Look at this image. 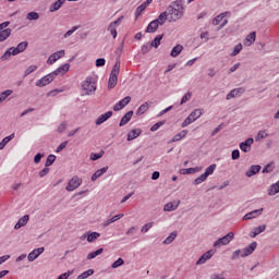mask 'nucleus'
Segmentation results:
<instances>
[{"instance_id":"obj_1","label":"nucleus","mask_w":279,"mask_h":279,"mask_svg":"<svg viewBox=\"0 0 279 279\" xmlns=\"http://www.w3.org/2000/svg\"><path fill=\"white\" fill-rule=\"evenodd\" d=\"M166 12L168 13L170 21H180V19L184 16V7L180 1H174L170 3Z\"/></svg>"},{"instance_id":"obj_2","label":"nucleus","mask_w":279,"mask_h":279,"mask_svg":"<svg viewBox=\"0 0 279 279\" xmlns=\"http://www.w3.org/2000/svg\"><path fill=\"white\" fill-rule=\"evenodd\" d=\"M119 73H121V61H117L111 70L109 81H108V88L112 90L117 83L119 82Z\"/></svg>"},{"instance_id":"obj_3","label":"nucleus","mask_w":279,"mask_h":279,"mask_svg":"<svg viewBox=\"0 0 279 279\" xmlns=\"http://www.w3.org/2000/svg\"><path fill=\"white\" fill-rule=\"evenodd\" d=\"M27 49V41H22L17 45V47L9 48L4 54L2 56V60H8L10 56H19V53H23Z\"/></svg>"},{"instance_id":"obj_4","label":"nucleus","mask_w":279,"mask_h":279,"mask_svg":"<svg viewBox=\"0 0 279 279\" xmlns=\"http://www.w3.org/2000/svg\"><path fill=\"white\" fill-rule=\"evenodd\" d=\"M82 88L85 95H93L97 90V83L95 82V78L92 76H88L83 83Z\"/></svg>"},{"instance_id":"obj_5","label":"nucleus","mask_w":279,"mask_h":279,"mask_svg":"<svg viewBox=\"0 0 279 279\" xmlns=\"http://www.w3.org/2000/svg\"><path fill=\"white\" fill-rule=\"evenodd\" d=\"M234 240V232H229L227 235L218 239L214 243V247H221V245H230V243Z\"/></svg>"},{"instance_id":"obj_6","label":"nucleus","mask_w":279,"mask_h":279,"mask_svg":"<svg viewBox=\"0 0 279 279\" xmlns=\"http://www.w3.org/2000/svg\"><path fill=\"white\" fill-rule=\"evenodd\" d=\"M53 80H56V76L52 73H49L45 76H43L41 78L37 80L36 82V86L38 88H43V86H49V84H51V82H53Z\"/></svg>"},{"instance_id":"obj_7","label":"nucleus","mask_w":279,"mask_h":279,"mask_svg":"<svg viewBox=\"0 0 279 279\" xmlns=\"http://www.w3.org/2000/svg\"><path fill=\"white\" fill-rule=\"evenodd\" d=\"M80 186H82V179H80L78 177H73L66 187L65 191H68L69 193L75 191V189H80Z\"/></svg>"},{"instance_id":"obj_8","label":"nucleus","mask_w":279,"mask_h":279,"mask_svg":"<svg viewBox=\"0 0 279 279\" xmlns=\"http://www.w3.org/2000/svg\"><path fill=\"white\" fill-rule=\"evenodd\" d=\"M121 21H123V16H120L118 20L111 22L107 28V32H109L112 36V38H117L118 33H117V27L121 25Z\"/></svg>"},{"instance_id":"obj_9","label":"nucleus","mask_w":279,"mask_h":279,"mask_svg":"<svg viewBox=\"0 0 279 279\" xmlns=\"http://www.w3.org/2000/svg\"><path fill=\"white\" fill-rule=\"evenodd\" d=\"M226 16H230V12H225V13H221L218 16H216L213 20V25H219V23H221V21H222V23L220 24V29L222 27H226V25H228V20H223V19H226Z\"/></svg>"},{"instance_id":"obj_10","label":"nucleus","mask_w":279,"mask_h":279,"mask_svg":"<svg viewBox=\"0 0 279 279\" xmlns=\"http://www.w3.org/2000/svg\"><path fill=\"white\" fill-rule=\"evenodd\" d=\"M65 51L64 50H59L57 52H53L52 54L49 56L47 60V64H54V62H58L60 58H64Z\"/></svg>"},{"instance_id":"obj_11","label":"nucleus","mask_w":279,"mask_h":279,"mask_svg":"<svg viewBox=\"0 0 279 279\" xmlns=\"http://www.w3.org/2000/svg\"><path fill=\"white\" fill-rule=\"evenodd\" d=\"M131 101H132V97L130 96L124 97L113 106L114 112H119V110H123V108H125V106H128V104H130Z\"/></svg>"},{"instance_id":"obj_12","label":"nucleus","mask_w":279,"mask_h":279,"mask_svg":"<svg viewBox=\"0 0 279 279\" xmlns=\"http://www.w3.org/2000/svg\"><path fill=\"white\" fill-rule=\"evenodd\" d=\"M257 246L258 244L256 242H252L248 246L242 250L241 257L245 258V256L254 254V251L256 250Z\"/></svg>"},{"instance_id":"obj_13","label":"nucleus","mask_w":279,"mask_h":279,"mask_svg":"<svg viewBox=\"0 0 279 279\" xmlns=\"http://www.w3.org/2000/svg\"><path fill=\"white\" fill-rule=\"evenodd\" d=\"M252 145H254V138L250 137L240 144V149L244 151V154H247V151H251Z\"/></svg>"},{"instance_id":"obj_14","label":"nucleus","mask_w":279,"mask_h":279,"mask_svg":"<svg viewBox=\"0 0 279 279\" xmlns=\"http://www.w3.org/2000/svg\"><path fill=\"white\" fill-rule=\"evenodd\" d=\"M44 252H45V247H39V248L33 250V251L28 254V260H29V263H34V260H36V258H38V256H40V254H43Z\"/></svg>"},{"instance_id":"obj_15","label":"nucleus","mask_w":279,"mask_h":279,"mask_svg":"<svg viewBox=\"0 0 279 279\" xmlns=\"http://www.w3.org/2000/svg\"><path fill=\"white\" fill-rule=\"evenodd\" d=\"M69 69H71V64L65 63L59 66L56 71H53L52 74L54 75V77L57 75H65V73H69Z\"/></svg>"},{"instance_id":"obj_16","label":"nucleus","mask_w":279,"mask_h":279,"mask_svg":"<svg viewBox=\"0 0 279 279\" xmlns=\"http://www.w3.org/2000/svg\"><path fill=\"white\" fill-rule=\"evenodd\" d=\"M260 215H263V208L259 209H255L253 211L247 213L243 219L245 221L250 220V219H256V217H260Z\"/></svg>"},{"instance_id":"obj_17","label":"nucleus","mask_w":279,"mask_h":279,"mask_svg":"<svg viewBox=\"0 0 279 279\" xmlns=\"http://www.w3.org/2000/svg\"><path fill=\"white\" fill-rule=\"evenodd\" d=\"M132 117H134V111H128L120 120L119 126L123 128V125H128L132 121Z\"/></svg>"},{"instance_id":"obj_18","label":"nucleus","mask_w":279,"mask_h":279,"mask_svg":"<svg viewBox=\"0 0 279 279\" xmlns=\"http://www.w3.org/2000/svg\"><path fill=\"white\" fill-rule=\"evenodd\" d=\"M243 93H245V88L240 87V88H234L232 89L228 95H227V99H234V97H239L240 95H243Z\"/></svg>"},{"instance_id":"obj_19","label":"nucleus","mask_w":279,"mask_h":279,"mask_svg":"<svg viewBox=\"0 0 279 279\" xmlns=\"http://www.w3.org/2000/svg\"><path fill=\"white\" fill-rule=\"evenodd\" d=\"M112 117V111H107L106 113L100 114L96 120V125H101L102 123H106L108 119Z\"/></svg>"},{"instance_id":"obj_20","label":"nucleus","mask_w":279,"mask_h":279,"mask_svg":"<svg viewBox=\"0 0 279 279\" xmlns=\"http://www.w3.org/2000/svg\"><path fill=\"white\" fill-rule=\"evenodd\" d=\"M154 0H146L144 3H142L140 7H137L136 11H135V16L136 19H138V16H141V14H143V12H145V9L151 4Z\"/></svg>"},{"instance_id":"obj_21","label":"nucleus","mask_w":279,"mask_h":279,"mask_svg":"<svg viewBox=\"0 0 279 279\" xmlns=\"http://www.w3.org/2000/svg\"><path fill=\"white\" fill-rule=\"evenodd\" d=\"M28 221H29V215L23 216L22 218L19 219V221L14 226L15 230H21V228L27 226Z\"/></svg>"},{"instance_id":"obj_22","label":"nucleus","mask_w":279,"mask_h":279,"mask_svg":"<svg viewBox=\"0 0 279 279\" xmlns=\"http://www.w3.org/2000/svg\"><path fill=\"white\" fill-rule=\"evenodd\" d=\"M178 206H180V201H174V202H171V203H167L163 207V210L166 213H171L173 210H177Z\"/></svg>"},{"instance_id":"obj_23","label":"nucleus","mask_w":279,"mask_h":279,"mask_svg":"<svg viewBox=\"0 0 279 279\" xmlns=\"http://www.w3.org/2000/svg\"><path fill=\"white\" fill-rule=\"evenodd\" d=\"M158 27H160V24H159L156 20H154V21H151V22L148 24V26H147V28H146V33H147V34H154V32H157V31H158Z\"/></svg>"},{"instance_id":"obj_24","label":"nucleus","mask_w":279,"mask_h":279,"mask_svg":"<svg viewBox=\"0 0 279 279\" xmlns=\"http://www.w3.org/2000/svg\"><path fill=\"white\" fill-rule=\"evenodd\" d=\"M259 171H260L259 165L251 166V168L246 171L245 175L246 178H252L253 175H256V173H259Z\"/></svg>"},{"instance_id":"obj_25","label":"nucleus","mask_w":279,"mask_h":279,"mask_svg":"<svg viewBox=\"0 0 279 279\" xmlns=\"http://www.w3.org/2000/svg\"><path fill=\"white\" fill-rule=\"evenodd\" d=\"M266 228L267 227L265 225L254 228L253 231L250 233L251 239H256V236H258V234H262V232L266 230Z\"/></svg>"},{"instance_id":"obj_26","label":"nucleus","mask_w":279,"mask_h":279,"mask_svg":"<svg viewBox=\"0 0 279 279\" xmlns=\"http://www.w3.org/2000/svg\"><path fill=\"white\" fill-rule=\"evenodd\" d=\"M66 3V0H58L50 5V12H58Z\"/></svg>"},{"instance_id":"obj_27","label":"nucleus","mask_w":279,"mask_h":279,"mask_svg":"<svg viewBox=\"0 0 279 279\" xmlns=\"http://www.w3.org/2000/svg\"><path fill=\"white\" fill-rule=\"evenodd\" d=\"M256 41V32H252L247 35V37L244 40V45L246 47H250L253 43Z\"/></svg>"},{"instance_id":"obj_28","label":"nucleus","mask_w":279,"mask_h":279,"mask_svg":"<svg viewBox=\"0 0 279 279\" xmlns=\"http://www.w3.org/2000/svg\"><path fill=\"white\" fill-rule=\"evenodd\" d=\"M108 171V167H104L99 170H97L93 175H92V182L97 181V179L101 178V175H104V173H106Z\"/></svg>"},{"instance_id":"obj_29","label":"nucleus","mask_w":279,"mask_h":279,"mask_svg":"<svg viewBox=\"0 0 279 279\" xmlns=\"http://www.w3.org/2000/svg\"><path fill=\"white\" fill-rule=\"evenodd\" d=\"M141 129L131 130L128 134V141H134V138H138L141 136Z\"/></svg>"},{"instance_id":"obj_30","label":"nucleus","mask_w":279,"mask_h":279,"mask_svg":"<svg viewBox=\"0 0 279 279\" xmlns=\"http://www.w3.org/2000/svg\"><path fill=\"white\" fill-rule=\"evenodd\" d=\"M9 36H12V29L5 28L3 31H0V43L8 40Z\"/></svg>"},{"instance_id":"obj_31","label":"nucleus","mask_w":279,"mask_h":279,"mask_svg":"<svg viewBox=\"0 0 279 279\" xmlns=\"http://www.w3.org/2000/svg\"><path fill=\"white\" fill-rule=\"evenodd\" d=\"M183 49L184 47L182 45H177L170 52L171 58H178V56L182 53Z\"/></svg>"},{"instance_id":"obj_32","label":"nucleus","mask_w":279,"mask_h":279,"mask_svg":"<svg viewBox=\"0 0 279 279\" xmlns=\"http://www.w3.org/2000/svg\"><path fill=\"white\" fill-rule=\"evenodd\" d=\"M169 16V13H167V11L162 12L161 14H159L158 19H156L155 21L159 24V25H165V23L167 22V17Z\"/></svg>"},{"instance_id":"obj_33","label":"nucleus","mask_w":279,"mask_h":279,"mask_svg":"<svg viewBox=\"0 0 279 279\" xmlns=\"http://www.w3.org/2000/svg\"><path fill=\"white\" fill-rule=\"evenodd\" d=\"M147 110H149V104L148 102H144L143 105H141L136 111V114L138 117H141V114H145V112H147Z\"/></svg>"},{"instance_id":"obj_34","label":"nucleus","mask_w":279,"mask_h":279,"mask_svg":"<svg viewBox=\"0 0 279 279\" xmlns=\"http://www.w3.org/2000/svg\"><path fill=\"white\" fill-rule=\"evenodd\" d=\"M187 134H189V131L186 130L181 131L180 133L173 136L172 143H178V141H182V138H184Z\"/></svg>"},{"instance_id":"obj_35","label":"nucleus","mask_w":279,"mask_h":279,"mask_svg":"<svg viewBox=\"0 0 279 279\" xmlns=\"http://www.w3.org/2000/svg\"><path fill=\"white\" fill-rule=\"evenodd\" d=\"M276 193H279V181L268 189V195L274 196Z\"/></svg>"},{"instance_id":"obj_36","label":"nucleus","mask_w":279,"mask_h":279,"mask_svg":"<svg viewBox=\"0 0 279 279\" xmlns=\"http://www.w3.org/2000/svg\"><path fill=\"white\" fill-rule=\"evenodd\" d=\"M104 254V248H98L95 252H92L87 255V260H93V258H97V256Z\"/></svg>"},{"instance_id":"obj_37","label":"nucleus","mask_w":279,"mask_h":279,"mask_svg":"<svg viewBox=\"0 0 279 279\" xmlns=\"http://www.w3.org/2000/svg\"><path fill=\"white\" fill-rule=\"evenodd\" d=\"M162 38H163V35H158L157 37H155V39L150 44V47H155V49H158V47H160V43Z\"/></svg>"},{"instance_id":"obj_38","label":"nucleus","mask_w":279,"mask_h":279,"mask_svg":"<svg viewBox=\"0 0 279 279\" xmlns=\"http://www.w3.org/2000/svg\"><path fill=\"white\" fill-rule=\"evenodd\" d=\"M99 236H101V234L99 232H92L88 233L87 235V242L88 243H93V241H97V239H99Z\"/></svg>"},{"instance_id":"obj_39","label":"nucleus","mask_w":279,"mask_h":279,"mask_svg":"<svg viewBox=\"0 0 279 279\" xmlns=\"http://www.w3.org/2000/svg\"><path fill=\"white\" fill-rule=\"evenodd\" d=\"M10 95H12V89H7L2 92L0 94V104H3V101H5L10 97Z\"/></svg>"},{"instance_id":"obj_40","label":"nucleus","mask_w":279,"mask_h":279,"mask_svg":"<svg viewBox=\"0 0 279 279\" xmlns=\"http://www.w3.org/2000/svg\"><path fill=\"white\" fill-rule=\"evenodd\" d=\"M269 136V133H267V130H262L257 133L255 141H264V138H267Z\"/></svg>"},{"instance_id":"obj_41","label":"nucleus","mask_w":279,"mask_h":279,"mask_svg":"<svg viewBox=\"0 0 279 279\" xmlns=\"http://www.w3.org/2000/svg\"><path fill=\"white\" fill-rule=\"evenodd\" d=\"M203 112L202 109H195L194 111H192L190 113V117L194 120L197 121L199 119V117H202Z\"/></svg>"},{"instance_id":"obj_42","label":"nucleus","mask_w":279,"mask_h":279,"mask_svg":"<svg viewBox=\"0 0 279 279\" xmlns=\"http://www.w3.org/2000/svg\"><path fill=\"white\" fill-rule=\"evenodd\" d=\"M175 236H178L177 232L170 233V235L168 238H166L163 241L165 245H169V244L173 243V241H175Z\"/></svg>"},{"instance_id":"obj_43","label":"nucleus","mask_w":279,"mask_h":279,"mask_svg":"<svg viewBox=\"0 0 279 279\" xmlns=\"http://www.w3.org/2000/svg\"><path fill=\"white\" fill-rule=\"evenodd\" d=\"M93 274H95L94 269H88L86 271H84L83 274L77 276V279H86L89 278V276H93Z\"/></svg>"},{"instance_id":"obj_44","label":"nucleus","mask_w":279,"mask_h":279,"mask_svg":"<svg viewBox=\"0 0 279 279\" xmlns=\"http://www.w3.org/2000/svg\"><path fill=\"white\" fill-rule=\"evenodd\" d=\"M215 169H217V165H210L209 167L206 168L204 173L208 178V175H213V173H215Z\"/></svg>"},{"instance_id":"obj_45","label":"nucleus","mask_w":279,"mask_h":279,"mask_svg":"<svg viewBox=\"0 0 279 279\" xmlns=\"http://www.w3.org/2000/svg\"><path fill=\"white\" fill-rule=\"evenodd\" d=\"M53 162H56V155H49L47 157L45 167H51V165H53Z\"/></svg>"},{"instance_id":"obj_46","label":"nucleus","mask_w":279,"mask_h":279,"mask_svg":"<svg viewBox=\"0 0 279 279\" xmlns=\"http://www.w3.org/2000/svg\"><path fill=\"white\" fill-rule=\"evenodd\" d=\"M38 70V66L36 65H31L26 69V71L24 72V76L27 77V75H32V73H34L35 71Z\"/></svg>"},{"instance_id":"obj_47","label":"nucleus","mask_w":279,"mask_h":279,"mask_svg":"<svg viewBox=\"0 0 279 279\" xmlns=\"http://www.w3.org/2000/svg\"><path fill=\"white\" fill-rule=\"evenodd\" d=\"M207 179L208 177L205 173H203L195 179L194 184H202V182H206Z\"/></svg>"},{"instance_id":"obj_48","label":"nucleus","mask_w":279,"mask_h":279,"mask_svg":"<svg viewBox=\"0 0 279 279\" xmlns=\"http://www.w3.org/2000/svg\"><path fill=\"white\" fill-rule=\"evenodd\" d=\"M124 260H123V258H118L112 265H111V267H112V269H117V268H119V267H121L122 265H124Z\"/></svg>"},{"instance_id":"obj_49","label":"nucleus","mask_w":279,"mask_h":279,"mask_svg":"<svg viewBox=\"0 0 279 279\" xmlns=\"http://www.w3.org/2000/svg\"><path fill=\"white\" fill-rule=\"evenodd\" d=\"M28 21H38L39 15L37 12H29L26 16Z\"/></svg>"},{"instance_id":"obj_50","label":"nucleus","mask_w":279,"mask_h":279,"mask_svg":"<svg viewBox=\"0 0 279 279\" xmlns=\"http://www.w3.org/2000/svg\"><path fill=\"white\" fill-rule=\"evenodd\" d=\"M243 50V45L242 44H238L233 51L231 52V56H238V53H241V51Z\"/></svg>"},{"instance_id":"obj_51","label":"nucleus","mask_w":279,"mask_h":279,"mask_svg":"<svg viewBox=\"0 0 279 279\" xmlns=\"http://www.w3.org/2000/svg\"><path fill=\"white\" fill-rule=\"evenodd\" d=\"M77 29H80V26H73L70 31H68L64 34V38H69V36H73V34H75V32H77Z\"/></svg>"},{"instance_id":"obj_52","label":"nucleus","mask_w":279,"mask_h":279,"mask_svg":"<svg viewBox=\"0 0 279 279\" xmlns=\"http://www.w3.org/2000/svg\"><path fill=\"white\" fill-rule=\"evenodd\" d=\"M191 123H195V121L189 116L181 124V128H187Z\"/></svg>"},{"instance_id":"obj_53","label":"nucleus","mask_w":279,"mask_h":279,"mask_svg":"<svg viewBox=\"0 0 279 279\" xmlns=\"http://www.w3.org/2000/svg\"><path fill=\"white\" fill-rule=\"evenodd\" d=\"M271 171H274V163L270 162L267 166H265L262 173H271Z\"/></svg>"},{"instance_id":"obj_54","label":"nucleus","mask_w":279,"mask_h":279,"mask_svg":"<svg viewBox=\"0 0 279 279\" xmlns=\"http://www.w3.org/2000/svg\"><path fill=\"white\" fill-rule=\"evenodd\" d=\"M154 227V222H148L142 227V232H149L151 228Z\"/></svg>"},{"instance_id":"obj_55","label":"nucleus","mask_w":279,"mask_h":279,"mask_svg":"<svg viewBox=\"0 0 279 279\" xmlns=\"http://www.w3.org/2000/svg\"><path fill=\"white\" fill-rule=\"evenodd\" d=\"M215 254V251H207L205 254H203V257L205 258V260H210V258H213Z\"/></svg>"},{"instance_id":"obj_56","label":"nucleus","mask_w":279,"mask_h":279,"mask_svg":"<svg viewBox=\"0 0 279 279\" xmlns=\"http://www.w3.org/2000/svg\"><path fill=\"white\" fill-rule=\"evenodd\" d=\"M151 45H149V44H146V45H143L142 46V53H143V56H145V53H149V49H151Z\"/></svg>"},{"instance_id":"obj_57","label":"nucleus","mask_w":279,"mask_h":279,"mask_svg":"<svg viewBox=\"0 0 279 279\" xmlns=\"http://www.w3.org/2000/svg\"><path fill=\"white\" fill-rule=\"evenodd\" d=\"M192 96H193V95H192L190 92L186 93V94L182 97V99H181V106H182L183 104H186V101H189Z\"/></svg>"},{"instance_id":"obj_58","label":"nucleus","mask_w":279,"mask_h":279,"mask_svg":"<svg viewBox=\"0 0 279 279\" xmlns=\"http://www.w3.org/2000/svg\"><path fill=\"white\" fill-rule=\"evenodd\" d=\"M180 173L182 175H186V174H191V173H195V170H193V168H187V169H181Z\"/></svg>"},{"instance_id":"obj_59","label":"nucleus","mask_w":279,"mask_h":279,"mask_svg":"<svg viewBox=\"0 0 279 279\" xmlns=\"http://www.w3.org/2000/svg\"><path fill=\"white\" fill-rule=\"evenodd\" d=\"M231 158L232 160H239V158H241V153L239 151V149L232 151Z\"/></svg>"},{"instance_id":"obj_60","label":"nucleus","mask_w":279,"mask_h":279,"mask_svg":"<svg viewBox=\"0 0 279 279\" xmlns=\"http://www.w3.org/2000/svg\"><path fill=\"white\" fill-rule=\"evenodd\" d=\"M163 123L162 122H157L156 124H154L151 128H150V132H156L158 130H160V128H162Z\"/></svg>"},{"instance_id":"obj_61","label":"nucleus","mask_w":279,"mask_h":279,"mask_svg":"<svg viewBox=\"0 0 279 279\" xmlns=\"http://www.w3.org/2000/svg\"><path fill=\"white\" fill-rule=\"evenodd\" d=\"M14 138V133H12L11 135L4 137L1 142L4 144V145H8V143H10V141H12Z\"/></svg>"},{"instance_id":"obj_62","label":"nucleus","mask_w":279,"mask_h":279,"mask_svg":"<svg viewBox=\"0 0 279 279\" xmlns=\"http://www.w3.org/2000/svg\"><path fill=\"white\" fill-rule=\"evenodd\" d=\"M96 66H106V59L104 58L97 59Z\"/></svg>"},{"instance_id":"obj_63","label":"nucleus","mask_w":279,"mask_h":279,"mask_svg":"<svg viewBox=\"0 0 279 279\" xmlns=\"http://www.w3.org/2000/svg\"><path fill=\"white\" fill-rule=\"evenodd\" d=\"M73 274L72 271L61 274L58 279H69V277Z\"/></svg>"},{"instance_id":"obj_64","label":"nucleus","mask_w":279,"mask_h":279,"mask_svg":"<svg viewBox=\"0 0 279 279\" xmlns=\"http://www.w3.org/2000/svg\"><path fill=\"white\" fill-rule=\"evenodd\" d=\"M64 130H66V122H62L58 126V132L62 133V132H64Z\"/></svg>"}]
</instances>
